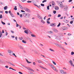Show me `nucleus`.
<instances>
[{
	"mask_svg": "<svg viewBox=\"0 0 74 74\" xmlns=\"http://www.w3.org/2000/svg\"><path fill=\"white\" fill-rule=\"evenodd\" d=\"M61 16V15L60 14H59L58 15V17H60Z\"/></svg>",
	"mask_w": 74,
	"mask_h": 74,
	"instance_id": "obj_54",
	"label": "nucleus"
},
{
	"mask_svg": "<svg viewBox=\"0 0 74 74\" xmlns=\"http://www.w3.org/2000/svg\"><path fill=\"white\" fill-rule=\"evenodd\" d=\"M4 9L5 10H7V6H6L4 7Z\"/></svg>",
	"mask_w": 74,
	"mask_h": 74,
	"instance_id": "obj_24",
	"label": "nucleus"
},
{
	"mask_svg": "<svg viewBox=\"0 0 74 74\" xmlns=\"http://www.w3.org/2000/svg\"><path fill=\"white\" fill-rule=\"evenodd\" d=\"M60 47V48H61V49H62V48H63V50H64V51H66V50L64 49L63 48V47H61V46H60V47Z\"/></svg>",
	"mask_w": 74,
	"mask_h": 74,
	"instance_id": "obj_28",
	"label": "nucleus"
},
{
	"mask_svg": "<svg viewBox=\"0 0 74 74\" xmlns=\"http://www.w3.org/2000/svg\"><path fill=\"white\" fill-rule=\"evenodd\" d=\"M49 20H50V18H48V19H47V21H49Z\"/></svg>",
	"mask_w": 74,
	"mask_h": 74,
	"instance_id": "obj_58",
	"label": "nucleus"
},
{
	"mask_svg": "<svg viewBox=\"0 0 74 74\" xmlns=\"http://www.w3.org/2000/svg\"><path fill=\"white\" fill-rule=\"evenodd\" d=\"M53 31L55 33H58V31L56 29H55V28H53Z\"/></svg>",
	"mask_w": 74,
	"mask_h": 74,
	"instance_id": "obj_10",
	"label": "nucleus"
},
{
	"mask_svg": "<svg viewBox=\"0 0 74 74\" xmlns=\"http://www.w3.org/2000/svg\"><path fill=\"white\" fill-rule=\"evenodd\" d=\"M62 4V2H58V4L60 6V7L61 5Z\"/></svg>",
	"mask_w": 74,
	"mask_h": 74,
	"instance_id": "obj_17",
	"label": "nucleus"
},
{
	"mask_svg": "<svg viewBox=\"0 0 74 74\" xmlns=\"http://www.w3.org/2000/svg\"><path fill=\"white\" fill-rule=\"evenodd\" d=\"M0 63L2 64H5V63L4 61H2L1 62H0Z\"/></svg>",
	"mask_w": 74,
	"mask_h": 74,
	"instance_id": "obj_16",
	"label": "nucleus"
},
{
	"mask_svg": "<svg viewBox=\"0 0 74 74\" xmlns=\"http://www.w3.org/2000/svg\"><path fill=\"white\" fill-rule=\"evenodd\" d=\"M21 66H22L23 67H24V68H25V69H26V66H25L21 64Z\"/></svg>",
	"mask_w": 74,
	"mask_h": 74,
	"instance_id": "obj_30",
	"label": "nucleus"
},
{
	"mask_svg": "<svg viewBox=\"0 0 74 74\" xmlns=\"http://www.w3.org/2000/svg\"><path fill=\"white\" fill-rule=\"evenodd\" d=\"M66 23H68V22H69V21L67 20H66L65 21Z\"/></svg>",
	"mask_w": 74,
	"mask_h": 74,
	"instance_id": "obj_57",
	"label": "nucleus"
},
{
	"mask_svg": "<svg viewBox=\"0 0 74 74\" xmlns=\"http://www.w3.org/2000/svg\"><path fill=\"white\" fill-rule=\"evenodd\" d=\"M65 8H64V9H65V11H67V9H68V8H67V5H65Z\"/></svg>",
	"mask_w": 74,
	"mask_h": 74,
	"instance_id": "obj_11",
	"label": "nucleus"
},
{
	"mask_svg": "<svg viewBox=\"0 0 74 74\" xmlns=\"http://www.w3.org/2000/svg\"><path fill=\"white\" fill-rule=\"evenodd\" d=\"M38 18L39 19H42V17L40 16H38Z\"/></svg>",
	"mask_w": 74,
	"mask_h": 74,
	"instance_id": "obj_23",
	"label": "nucleus"
},
{
	"mask_svg": "<svg viewBox=\"0 0 74 74\" xmlns=\"http://www.w3.org/2000/svg\"><path fill=\"white\" fill-rule=\"evenodd\" d=\"M24 33H26L27 34H29L28 31L27 30H25V31H24Z\"/></svg>",
	"mask_w": 74,
	"mask_h": 74,
	"instance_id": "obj_14",
	"label": "nucleus"
},
{
	"mask_svg": "<svg viewBox=\"0 0 74 74\" xmlns=\"http://www.w3.org/2000/svg\"><path fill=\"white\" fill-rule=\"evenodd\" d=\"M8 53H9L10 56H12V53H13L12 51L11 50L8 49Z\"/></svg>",
	"mask_w": 74,
	"mask_h": 74,
	"instance_id": "obj_2",
	"label": "nucleus"
},
{
	"mask_svg": "<svg viewBox=\"0 0 74 74\" xmlns=\"http://www.w3.org/2000/svg\"><path fill=\"white\" fill-rule=\"evenodd\" d=\"M19 47L20 48V49H23V47L21 46H19Z\"/></svg>",
	"mask_w": 74,
	"mask_h": 74,
	"instance_id": "obj_42",
	"label": "nucleus"
},
{
	"mask_svg": "<svg viewBox=\"0 0 74 74\" xmlns=\"http://www.w3.org/2000/svg\"><path fill=\"white\" fill-rule=\"evenodd\" d=\"M48 64L51 67V68H52V69H53V70H55V69H56V68H55V67H54V66H53V65H52V64H51V63H49Z\"/></svg>",
	"mask_w": 74,
	"mask_h": 74,
	"instance_id": "obj_3",
	"label": "nucleus"
},
{
	"mask_svg": "<svg viewBox=\"0 0 74 74\" xmlns=\"http://www.w3.org/2000/svg\"><path fill=\"white\" fill-rule=\"evenodd\" d=\"M2 36H3V34H2V32H1L0 33V37H1Z\"/></svg>",
	"mask_w": 74,
	"mask_h": 74,
	"instance_id": "obj_35",
	"label": "nucleus"
},
{
	"mask_svg": "<svg viewBox=\"0 0 74 74\" xmlns=\"http://www.w3.org/2000/svg\"><path fill=\"white\" fill-rule=\"evenodd\" d=\"M74 52H71V55H74Z\"/></svg>",
	"mask_w": 74,
	"mask_h": 74,
	"instance_id": "obj_50",
	"label": "nucleus"
},
{
	"mask_svg": "<svg viewBox=\"0 0 74 74\" xmlns=\"http://www.w3.org/2000/svg\"><path fill=\"white\" fill-rule=\"evenodd\" d=\"M1 22L2 23V24H3V25H5V23H4V22H3L2 21H1Z\"/></svg>",
	"mask_w": 74,
	"mask_h": 74,
	"instance_id": "obj_47",
	"label": "nucleus"
},
{
	"mask_svg": "<svg viewBox=\"0 0 74 74\" xmlns=\"http://www.w3.org/2000/svg\"><path fill=\"white\" fill-rule=\"evenodd\" d=\"M3 18V17L2 16V15L1 14L0 15V18Z\"/></svg>",
	"mask_w": 74,
	"mask_h": 74,
	"instance_id": "obj_59",
	"label": "nucleus"
},
{
	"mask_svg": "<svg viewBox=\"0 0 74 74\" xmlns=\"http://www.w3.org/2000/svg\"><path fill=\"white\" fill-rule=\"evenodd\" d=\"M16 7H17V6H15L14 8V10H15V11H16V10H17V8Z\"/></svg>",
	"mask_w": 74,
	"mask_h": 74,
	"instance_id": "obj_27",
	"label": "nucleus"
},
{
	"mask_svg": "<svg viewBox=\"0 0 74 74\" xmlns=\"http://www.w3.org/2000/svg\"><path fill=\"white\" fill-rule=\"evenodd\" d=\"M41 23H42L43 24H45V21H44L43 20H41Z\"/></svg>",
	"mask_w": 74,
	"mask_h": 74,
	"instance_id": "obj_25",
	"label": "nucleus"
},
{
	"mask_svg": "<svg viewBox=\"0 0 74 74\" xmlns=\"http://www.w3.org/2000/svg\"><path fill=\"white\" fill-rule=\"evenodd\" d=\"M23 15L24 16H25L26 18H29L30 16V14L28 13H23Z\"/></svg>",
	"mask_w": 74,
	"mask_h": 74,
	"instance_id": "obj_1",
	"label": "nucleus"
},
{
	"mask_svg": "<svg viewBox=\"0 0 74 74\" xmlns=\"http://www.w3.org/2000/svg\"><path fill=\"white\" fill-rule=\"evenodd\" d=\"M49 33H51V34H52L53 33V32L51 31L48 32Z\"/></svg>",
	"mask_w": 74,
	"mask_h": 74,
	"instance_id": "obj_38",
	"label": "nucleus"
},
{
	"mask_svg": "<svg viewBox=\"0 0 74 74\" xmlns=\"http://www.w3.org/2000/svg\"><path fill=\"white\" fill-rule=\"evenodd\" d=\"M69 64L71 65V66H73V62L71 60H70L69 61Z\"/></svg>",
	"mask_w": 74,
	"mask_h": 74,
	"instance_id": "obj_9",
	"label": "nucleus"
},
{
	"mask_svg": "<svg viewBox=\"0 0 74 74\" xmlns=\"http://www.w3.org/2000/svg\"><path fill=\"white\" fill-rule=\"evenodd\" d=\"M25 69H27L29 70H30V71H33V72H34V71H33V70L32 69H31V68L30 67H27L26 66Z\"/></svg>",
	"mask_w": 74,
	"mask_h": 74,
	"instance_id": "obj_5",
	"label": "nucleus"
},
{
	"mask_svg": "<svg viewBox=\"0 0 74 74\" xmlns=\"http://www.w3.org/2000/svg\"><path fill=\"white\" fill-rule=\"evenodd\" d=\"M31 36H32L33 37H36V35H34L33 34H31Z\"/></svg>",
	"mask_w": 74,
	"mask_h": 74,
	"instance_id": "obj_19",
	"label": "nucleus"
},
{
	"mask_svg": "<svg viewBox=\"0 0 74 74\" xmlns=\"http://www.w3.org/2000/svg\"><path fill=\"white\" fill-rule=\"evenodd\" d=\"M8 63H9V64H10V65H12V66H15V65L13 64H12V63H11V62L10 61H8Z\"/></svg>",
	"mask_w": 74,
	"mask_h": 74,
	"instance_id": "obj_6",
	"label": "nucleus"
},
{
	"mask_svg": "<svg viewBox=\"0 0 74 74\" xmlns=\"http://www.w3.org/2000/svg\"><path fill=\"white\" fill-rule=\"evenodd\" d=\"M50 26H53V27H54L55 26H56V25H55V23H53L51 24Z\"/></svg>",
	"mask_w": 74,
	"mask_h": 74,
	"instance_id": "obj_8",
	"label": "nucleus"
},
{
	"mask_svg": "<svg viewBox=\"0 0 74 74\" xmlns=\"http://www.w3.org/2000/svg\"><path fill=\"white\" fill-rule=\"evenodd\" d=\"M33 65H34V66H36V63L34 62H33Z\"/></svg>",
	"mask_w": 74,
	"mask_h": 74,
	"instance_id": "obj_45",
	"label": "nucleus"
},
{
	"mask_svg": "<svg viewBox=\"0 0 74 74\" xmlns=\"http://www.w3.org/2000/svg\"><path fill=\"white\" fill-rule=\"evenodd\" d=\"M38 63H41V61L40 60H38Z\"/></svg>",
	"mask_w": 74,
	"mask_h": 74,
	"instance_id": "obj_41",
	"label": "nucleus"
},
{
	"mask_svg": "<svg viewBox=\"0 0 74 74\" xmlns=\"http://www.w3.org/2000/svg\"><path fill=\"white\" fill-rule=\"evenodd\" d=\"M25 10L26 12H30V10L29 9L26 8L25 9Z\"/></svg>",
	"mask_w": 74,
	"mask_h": 74,
	"instance_id": "obj_7",
	"label": "nucleus"
},
{
	"mask_svg": "<svg viewBox=\"0 0 74 74\" xmlns=\"http://www.w3.org/2000/svg\"><path fill=\"white\" fill-rule=\"evenodd\" d=\"M60 26V23H59L58 25H57V27H59Z\"/></svg>",
	"mask_w": 74,
	"mask_h": 74,
	"instance_id": "obj_46",
	"label": "nucleus"
},
{
	"mask_svg": "<svg viewBox=\"0 0 74 74\" xmlns=\"http://www.w3.org/2000/svg\"><path fill=\"white\" fill-rule=\"evenodd\" d=\"M23 40H30V42H32V41L31 40V39H30V38L29 37H24L23 38Z\"/></svg>",
	"mask_w": 74,
	"mask_h": 74,
	"instance_id": "obj_4",
	"label": "nucleus"
},
{
	"mask_svg": "<svg viewBox=\"0 0 74 74\" xmlns=\"http://www.w3.org/2000/svg\"><path fill=\"white\" fill-rule=\"evenodd\" d=\"M52 62H53V63L54 65H56V63L55 62L53 61H52Z\"/></svg>",
	"mask_w": 74,
	"mask_h": 74,
	"instance_id": "obj_32",
	"label": "nucleus"
},
{
	"mask_svg": "<svg viewBox=\"0 0 74 74\" xmlns=\"http://www.w3.org/2000/svg\"><path fill=\"white\" fill-rule=\"evenodd\" d=\"M55 10H59V7L58 6H56L55 7Z\"/></svg>",
	"mask_w": 74,
	"mask_h": 74,
	"instance_id": "obj_21",
	"label": "nucleus"
},
{
	"mask_svg": "<svg viewBox=\"0 0 74 74\" xmlns=\"http://www.w3.org/2000/svg\"><path fill=\"white\" fill-rule=\"evenodd\" d=\"M36 7H37L38 8L40 9V7H41V6H40V5H39V6H38V5H37Z\"/></svg>",
	"mask_w": 74,
	"mask_h": 74,
	"instance_id": "obj_49",
	"label": "nucleus"
},
{
	"mask_svg": "<svg viewBox=\"0 0 74 74\" xmlns=\"http://www.w3.org/2000/svg\"><path fill=\"white\" fill-rule=\"evenodd\" d=\"M47 1V0H44L42 1V3H44L45 2H46Z\"/></svg>",
	"mask_w": 74,
	"mask_h": 74,
	"instance_id": "obj_43",
	"label": "nucleus"
},
{
	"mask_svg": "<svg viewBox=\"0 0 74 74\" xmlns=\"http://www.w3.org/2000/svg\"><path fill=\"white\" fill-rule=\"evenodd\" d=\"M45 5H44V4H43L42 3L41 4V6H42V7H44V6Z\"/></svg>",
	"mask_w": 74,
	"mask_h": 74,
	"instance_id": "obj_44",
	"label": "nucleus"
},
{
	"mask_svg": "<svg viewBox=\"0 0 74 74\" xmlns=\"http://www.w3.org/2000/svg\"><path fill=\"white\" fill-rule=\"evenodd\" d=\"M55 45L56 46H57V47H60L61 46V45H59L58 44L56 43H54Z\"/></svg>",
	"mask_w": 74,
	"mask_h": 74,
	"instance_id": "obj_13",
	"label": "nucleus"
},
{
	"mask_svg": "<svg viewBox=\"0 0 74 74\" xmlns=\"http://www.w3.org/2000/svg\"><path fill=\"white\" fill-rule=\"evenodd\" d=\"M21 12H25L23 10H21Z\"/></svg>",
	"mask_w": 74,
	"mask_h": 74,
	"instance_id": "obj_62",
	"label": "nucleus"
},
{
	"mask_svg": "<svg viewBox=\"0 0 74 74\" xmlns=\"http://www.w3.org/2000/svg\"><path fill=\"white\" fill-rule=\"evenodd\" d=\"M26 22H29V20H26Z\"/></svg>",
	"mask_w": 74,
	"mask_h": 74,
	"instance_id": "obj_63",
	"label": "nucleus"
},
{
	"mask_svg": "<svg viewBox=\"0 0 74 74\" xmlns=\"http://www.w3.org/2000/svg\"><path fill=\"white\" fill-rule=\"evenodd\" d=\"M47 10H49V6L48 5L47 6Z\"/></svg>",
	"mask_w": 74,
	"mask_h": 74,
	"instance_id": "obj_39",
	"label": "nucleus"
},
{
	"mask_svg": "<svg viewBox=\"0 0 74 74\" xmlns=\"http://www.w3.org/2000/svg\"><path fill=\"white\" fill-rule=\"evenodd\" d=\"M63 18V17L62 16L60 18V19H62Z\"/></svg>",
	"mask_w": 74,
	"mask_h": 74,
	"instance_id": "obj_64",
	"label": "nucleus"
},
{
	"mask_svg": "<svg viewBox=\"0 0 74 74\" xmlns=\"http://www.w3.org/2000/svg\"><path fill=\"white\" fill-rule=\"evenodd\" d=\"M54 70V71H56V72H58V70L57 69H55Z\"/></svg>",
	"mask_w": 74,
	"mask_h": 74,
	"instance_id": "obj_51",
	"label": "nucleus"
},
{
	"mask_svg": "<svg viewBox=\"0 0 74 74\" xmlns=\"http://www.w3.org/2000/svg\"><path fill=\"white\" fill-rule=\"evenodd\" d=\"M19 40H22L23 39V38H22V37H20L19 38Z\"/></svg>",
	"mask_w": 74,
	"mask_h": 74,
	"instance_id": "obj_48",
	"label": "nucleus"
},
{
	"mask_svg": "<svg viewBox=\"0 0 74 74\" xmlns=\"http://www.w3.org/2000/svg\"><path fill=\"white\" fill-rule=\"evenodd\" d=\"M53 14H56V11L55 10L53 11Z\"/></svg>",
	"mask_w": 74,
	"mask_h": 74,
	"instance_id": "obj_40",
	"label": "nucleus"
},
{
	"mask_svg": "<svg viewBox=\"0 0 74 74\" xmlns=\"http://www.w3.org/2000/svg\"><path fill=\"white\" fill-rule=\"evenodd\" d=\"M60 7H61V8H63V7H65V6H64V5H63L62 3V4H61L60 5Z\"/></svg>",
	"mask_w": 74,
	"mask_h": 74,
	"instance_id": "obj_20",
	"label": "nucleus"
},
{
	"mask_svg": "<svg viewBox=\"0 0 74 74\" xmlns=\"http://www.w3.org/2000/svg\"><path fill=\"white\" fill-rule=\"evenodd\" d=\"M15 39L16 41H18V38L17 37H15Z\"/></svg>",
	"mask_w": 74,
	"mask_h": 74,
	"instance_id": "obj_60",
	"label": "nucleus"
},
{
	"mask_svg": "<svg viewBox=\"0 0 74 74\" xmlns=\"http://www.w3.org/2000/svg\"><path fill=\"white\" fill-rule=\"evenodd\" d=\"M9 69H12V70H14V71H16V70L14 69H13V68H11V67H10Z\"/></svg>",
	"mask_w": 74,
	"mask_h": 74,
	"instance_id": "obj_31",
	"label": "nucleus"
},
{
	"mask_svg": "<svg viewBox=\"0 0 74 74\" xmlns=\"http://www.w3.org/2000/svg\"><path fill=\"white\" fill-rule=\"evenodd\" d=\"M51 3L53 6L54 5H55V2L53 1H52Z\"/></svg>",
	"mask_w": 74,
	"mask_h": 74,
	"instance_id": "obj_18",
	"label": "nucleus"
},
{
	"mask_svg": "<svg viewBox=\"0 0 74 74\" xmlns=\"http://www.w3.org/2000/svg\"><path fill=\"white\" fill-rule=\"evenodd\" d=\"M73 21H71L70 22V23H71V24H73Z\"/></svg>",
	"mask_w": 74,
	"mask_h": 74,
	"instance_id": "obj_52",
	"label": "nucleus"
},
{
	"mask_svg": "<svg viewBox=\"0 0 74 74\" xmlns=\"http://www.w3.org/2000/svg\"><path fill=\"white\" fill-rule=\"evenodd\" d=\"M56 39L57 40H62V38H61L57 37L56 38Z\"/></svg>",
	"mask_w": 74,
	"mask_h": 74,
	"instance_id": "obj_15",
	"label": "nucleus"
},
{
	"mask_svg": "<svg viewBox=\"0 0 74 74\" xmlns=\"http://www.w3.org/2000/svg\"><path fill=\"white\" fill-rule=\"evenodd\" d=\"M16 27H18V26H19V24H18L17 23V22H16Z\"/></svg>",
	"mask_w": 74,
	"mask_h": 74,
	"instance_id": "obj_56",
	"label": "nucleus"
},
{
	"mask_svg": "<svg viewBox=\"0 0 74 74\" xmlns=\"http://www.w3.org/2000/svg\"><path fill=\"white\" fill-rule=\"evenodd\" d=\"M18 5L19 7L21 9V10H23V7H22V6L21 5V4H19Z\"/></svg>",
	"mask_w": 74,
	"mask_h": 74,
	"instance_id": "obj_12",
	"label": "nucleus"
},
{
	"mask_svg": "<svg viewBox=\"0 0 74 74\" xmlns=\"http://www.w3.org/2000/svg\"><path fill=\"white\" fill-rule=\"evenodd\" d=\"M20 18H22V17L23 16H22V14L20 15Z\"/></svg>",
	"mask_w": 74,
	"mask_h": 74,
	"instance_id": "obj_55",
	"label": "nucleus"
},
{
	"mask_svg": "<svg viewBox=\"0 0 74 74\" xmlns=\"http://www.w3.org/2000/svg\"><path fill=\"white\" fill-rule=\"evenodd\" d=\"M22 42H23V43H24V44H26V42H26V41H25L24 40H22Z\"/></svg>",
	"mask_w": 74,
	"mask_h": 74,
	"instance_id": "obj_22",
	"label": "nucleus"
},
{
	"mask_svg": "<svg viewBox=\"0 0 74 74\" xmlns=\"http://www.w3.org/2000/svg\"><path fill=\"white\" fill-rule=\"evenodd\" d=\"M49 50L50 51H52V52H55V51H54L53 49L50 48L49 49Z\"/></svg>",
	"mask_w": 74,
	"mask_h": 74,
	"instance_id": "obj_26",
	"label": "nucleus"
},
{
	"mask_svg": "<svg viewBox=\"0 0 74 74\" xmlns=\"http://www.w3.org/2000/svg\"><path fill=\"white\" fill-rule=\"evenodd\" d=\"M47 23H48L49 24H50V22L48 21H47Z\"/></svg>",
	"mask_w": 74,
	"mask_h": 74,
	"instance_id": "obj_61",
	"label": "nucleus"
},
{
	"mask_svg": "<svg viewBox=\"0 0 74 74\" xmlns=\"http://www.w3.org/2000/svg\"><path fill=\"white\" fill-rule=\"evenodd\" d=\"M26 61L27 63H32V62H30L29 61L27 60H26Z\"/></svg>",
	"mask_w": 74,
	"mask_h": 74,
	"instance_id": "obj_29",
	"label": "nucleus"
},
{
	"mask_svg": "<svg viewBox=\"0 0 74 74\" xmlns=\"http://www.w3.org/2000/svg\"><path fill=\"white\" fill-rule=\"evenodd\" d=\"M9 13L11 15V14H12V12H11V10H10L9 11Z\"/></svg>",
	"mask_w": 74,
	"mask_h": 74,
	"instance_id": "obj_33",
	"label": "nucleus"
},
{
	"mask_svg": "<svg viewBox=\"0 0 74 74\" xmlns=\"http://www.w3.org/2000/svg\"><path fill=\"white\" fill-rule=\"evenodd\" d=\"M12 55L13 56H15V57H16V58L17 56L16 55H15V53H12Z\"/></svg>",
	"mask_w": 74,
	"mask_h": 74,
	"instance_id": "obj_37",
	"label": "nucleus"
},
{
	"mask_svg": "<svg viewBox=\"0 0 74 74\" xmlns=\"http://www.w3.org/2000/svg\"><path fill=\"white\" fill-rule=\"evenodd\" d=\"M10 15L12 17V18H14V17H15V16L14 15V14H11V15Z\"/></svg>",
	"mask_w": 74,
	"mask_h": 74,
	"instance_id": "obj_36",
	"label": "nucleus"
},
{
	"mask_svg": "<svg viewBox=\"0 0 74 74\" xmlns=\"http://www.w3.org/2000/svg\"><path fill=\"white\" fill-rule=\"evenodd\" d=\"M0 56H3L4 55H3L1 53H0Z\"/></svg>",
	"mask_w": 74,
	"mask_h": 74,
	"instance_id": "obj_53",
	"label": "nucleus"
},
{
	"mask_svg": "<svg viewBox=\"0 0 74 74\" xmlns=\"http://www.w3.org/2000/svg\"><path fill=\"white\" fill-rule=\"evenodd\" d=\"M9 13L11 15V14H12V12H11V10H10L9 11Z\"/></svg>",
	"mask_w": 74,
	"mask_h": 74,
	"instance_id": "obj_34",
	"label": "nucleus"
}]
</instances>
